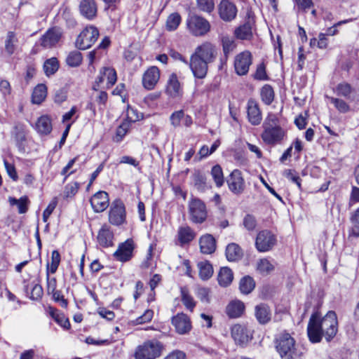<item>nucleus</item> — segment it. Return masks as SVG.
<instances>
[{
    "instance_id": "obj_34",
    "label": "nucleus",
    "mask_w": 359,
    "mask_h": 359,
    "mask_svg": "<svg viewBox=\"0 0 359 359\" xmlns=\"http://www.w3.org/2000/svg\"><path fill=\"white\" fill-rule=\"evenodd\" d=\"M47 96V87L45 84H38L33 90L32 102L34 104H39L43 102Z\"/></svg>"
},
{
    "instance_id": "obj_56",
    "label": "nucleus",
    "mask_w": 359,
    "mask_h": 359,
    "mask_svg": "<svg viewBox=\"0 0 359 359\" xmlns=\"http://www.w3.org/2000/svg\"><path fill=\"white\" fill-rule=\"evenodd\" d=\"M284 175L288 180L296 184L299 188H301V179L294 170H286L284 172Z\"/></svg>"
},
{
    "instance_id": "obj_57",
    "label": "nucleus",
    "mask_w": 359,
    "mask_h": 359,
    "mask_svg": "<svg viewBox=\"0 0 359 359\" xmlns=\"http://www.w3.org/2000/svg\"><path fill=\"white\" fill-rule=\"evenodd\" d=\"M4 164L8 175L13 180L17 181L18 175L16 172L15 165L8 163L6 159L4 160Z\"/></svg>"
},
{
    "instance_id": "obj_35",
    "label": "nucleus",
    "mask_w": 359,
    "mask_h": 359,
    "mask_svg": "<svg viewBox=\"0 0 359 359\" xmlns=\"http://www.w3.org/2000/svg\"><path fill=\"white\" fill-rule=\"evenodd\" d=\"M274 269V264L266 258L260 259L256 264L257 271L263 276L271 273Z\"/></svg>"
},
{
    "instance_id": "obj_63",
    "label": "nucleus",
    "mask_w": 359,
    "mask_h": 359,
    "mask_svg": "<svg viewBox=\"0 0 359 359\" xmlns=\"http://www.w3.org/2000/svg\"><path fill=\"white\" fill-rule=\"evenodd\" d=\"M43 294V288L41 285L35 284L31 291L30 298L33 300L40 299Z\"/></svg>"
},
{
    "instance_id": "obj_37",
    "label": "nucleus",
    "mask_w": 359,
    "mask_h": 359,
    "mask_svg": "<svg viewBox=\"0 0 359 359\" xmlns=\"http://www.w3.org/2000/svg\"><path fill=\"white\" fill-rule=\"evenodd\" d=\"M181 301L188 311H194L196 302L186 287L181 288Z\"/></svg>"
},
{
    "instance_id": "obj_49",
    "label": "nucleus",
    "mask_w": 359,
    "mask_h": 359,
    "mask_svg": "<svg viewBox=\"0 0 359 359\" xmlns=\"http://www.w3.org/2000/svg\"><path fill=\"white\" fill-rule=\"evenodd\" d=\"M211 175L217 187H220L224 184V175L220 165H216L211 170Z\"/></svg>"
},
{
    "instance_id": "obj_4",
    "label": "nucleus",
    "mask_w": 359,
    "mask_h": 359,
    "mask_svg": "<svg viewBox=\"0 0 359 359\" xmlns=\"http://www.w3.org/2000/svg\"><path fill=\"white\" fill-rule=\"evenodd\" d=\"M276 348L282 359H294L297 356L295 341L289 333L279 334Z\"/></svg>"
},
{
    "instance_id": "obj_13",
    "label": "nucleus",
    "mask_w": 359,
    "mask_h": 359,
    "mask_svg": "<svg viewBox=\"0 0 359 359\" xmlns=\"http://www.w3.org/2000/svg\"><path fill=\"white\" fill-rule=\"evenodd\" d=\"M135 248V243L133 239L128 238L118 245L113 255L114 258L119 262H128L133 257Z\"/></svg>"
},
{
    "instance_id": "obj_11",
    "label": "nucleus",
    "mask_w": 359,
    "mask_h": 359,
    "mask_svg": "<svg viewBox=\"0 0 359 359\" xmlns=\"http://www.w3.org/2000/svg\"><path fill=\"white\" fill-rule=\"evenodd\" d=\"M117 81V74L116 70L110 67H102L99 72L96 80L97 87L102 86L103 88H109L115 84Z\"/></svg>"
},
{
    "instance_id": "obj_1",
    "label": "nucleus",
    "mask_w": 359,
    "mask_h": 359,
    "mask_svg": "<svg viewBox=\"0 0 359 359\" xmlns=\"http://www.w3.org/2000/svg\"><path fill=\"white\" fill-rule=\"evenodd\" d=\"M338 330L337 315L334 311H329L322 318L318 314H313L309 321L307 333L312 343L320 342L323 336L330 341L336 335Z\"/></svg>"
},
{
    "instance_id": "obj_54",
    "label": "nucleus",
    "mask_w": 359,
    "mask_h": 359,
    "mask_svg": "<svg viewBox=\"0 0 359 359\" xmlns=\"http://www.w3.org/2000/svg\"><path fill=\"white\" fill-rule=\"evenodd\" d=\"M335 92L338 95L347 97L352 93V87L347 83H341L336 86Z\"/></svg>"
},
{
    "instance_id": "obj_46",
    "label": "nucleus",
    "mask_w": 359,
    "mask_h": 359,
    "mask_svg": "<svg viewBox=\"0 0 359 359\" xmlns=\"http://www.w3.org/2000/svg\"><path fill=\"white\" fill-rule=\"evenodd\" d=\"M328 46V39L326 34L320 33L318 38H313L310 40V46L312 48L317 47L320 49L326 48Z\"/></svg>"
},
{
    "instance_id": "obj_43",
    "label": "nucleus",
    "mask_w": 359,
    "mask_h": 359,
    "mask_svg": "<svg viewBox=\"0 0 359 359\" xmlns=\"http://www.w3.org/2000/svg\"><path fill=\"white\" fill-rule=\"evenodd\" d=\"M59 68V62L56 57H51L45 61L43 70L46 76L54 74Z\"/></svg>"
},
{
    "instance_id": "obj_17",
    "label": "nucleus",
    "mask_w": 359,
    "mask_h": 359,
    "mask_svg": "<svg viewBox=\"0 0 359 359\" xmlns=\"http://www.w3.org/2000/svg\"><path fill=\"white\" fill-rule=\"evenodd\" d=\"M227 184L231 192L241 194L245 187V180L239 170H233L227 178Z\"/></svg>"
},
{
    "instance_id": "obj_16",
    "label": "nucleus",
    "mask_w": 359,
    "mask_h": 359,
    "mask_svg": "<svg viewBox=\"0 0 359 359\" xmlns=\"http://www.w3.org/2000/svg\"><path fill=\"white\" fill-rule=\"evenodd\" d=\"M251 64V53L248 50L240 53L236 56L234 60V68L236 72L241 76L246 74L249 71Z\"/></svg>"
},
{
    "instance_id": "obj_5",
    "label": "nucleus",
    "mask_w": 359,
    "mask_h": 359,
    "mask_svg": "<svg viewBox=\"0 0 359 359\" xmlns=\"http://www.w3.org/2000/svg\"><path fill=\"white\" fill-rule=\"evenodd\" d=\"M186 24L189 32L196 36H203L210 29L209 22L204 18L196 14L189 15Z\"/></svg>"
},
{
    "instance_id": "obj_53",
    "label": "nucleus",
    "mask_w": 359,
    "mask_h": 359,
    "mask_svg": "<svg viewBox=\"0 0 359 359\" xmlns=\"http://www.w3.org/2000/svg\"><path fill=\"white\" fill-rule=\"evenodd\" d=\"M154 316V311L151 309H147L144 313L135 320L132 321L133 325H142L150 322Z\"/></svg>"
},
{
    "instance_id": "obj_9",
    "label": "nucleus",
    "mask_w": 359,
    "mask_h": 359,
    "mask_svg": "<svg viewBox=\"0 0 359 359\" xmlns=\"http://www.w3.org/2000/svg\"><path fill=\"white\" fill-rule=\"evenodd\" d=\"M193 55L210 64L217 59L218 50L213 43L206 41L197 46Z\"/></svg>"
},
{
    "instance_id": "obj_21",
    "label": "nucleus",
    "mask_w": 359,
    "mask_h": 359,
    "mask_svg": "<svg viewBox=\"0 0 359 359\" xmlns=\"http://www.w3.org/2000/svg\"><path fill=\"white\" fill-rule=\"evenodd\" d=\"M208 63L199 59L193 54L190 57L189 67L194 77L197 79H203L206 76Z\"/></svg>"
},
{
    "instance_id": "obj_32",
    "label": "nucleus",
    "mask_w": 359,
    "mask_h": 359,
    "mask_svg": "<svg viewBox=\"0 0 359 359\" xmlns=\"http://www.w3.org/2000/svg\"><path fill=\"white\" fill-rule=\"evenodd\" d=\"M233 280V273L229 267H222L217 275L218 283L222 287L229 286Z\"/></svg>"
},
{
    "instance_id": "obj_6",
    "label": "nucleus",
    "mask_w": 359,
    "mask_h": 359,
    "mask_svg": "<svg viewBox=\"0 0 359 359\" xmlns=\"http://www.w3.org/2000/svg\"><path fill=\"white\" fill-rule=\"evenodd\" d=\"M99 36L98 29L93 26L86 27L76 38V46L81 50L90 48L97 41Z\"/></svg>"
},
{
    "instance_id": "obj_20",
    "label": "nucleus",
    "mask_w": 359,
    "mask_h": 359,
    "mask_svg": "<svg viewBox=\"0 0 359 359\" xmlns=\"http://www.w3.org/2000/svg\"><path fill=\"white\" fill-rule=\"evenodd\" d=\"M237 8L229 0H222L218 5V13L220 18L225 22L233 20L237 15Z\"/></svg>"
},
{
    "instance_id": "obj_14",
    "label": "nucleus",
    "mask_w": 359,
    "mask_h": 359,
    "mask_svg": "<svg viewBox=\"0 0 359 359\" xmlns=\"http://www.w3.org/2000/svg\"><path fill=\"white\" fill-rule=\"evenodd\" d=\"M231 334L234 341L239 345L248 344L252 338L251 330L245 325L240 323L231 327Z\"/></svg>"
},
{
    "instance_id": "obj_44",
    "label": "nucleus",
    "mask_w": 359,
    "mask_h": 359,
    "mask_svg": "<svg viewBox=\"0 0 359 359\" xmlns=\"http://www.w3.org/2000/svg\"><path fill=\"white\" fill-rule=\"evenodd\" d=\"M329 100L339 113L346 114L351 111L350 105L344 100L332 97Z\"/></svg>"
},
{
    "instance_id": "obj_45",
    "label": "nucleus",
    "mask_w": 359,
    "mask_h": 359,
    "mask_svg": "<svg viewBox=\"0 0 359 359\" xmlns=\"http://www.w3.org/2000/svg\"><path fill=\"white\" fill-rule=\"evenodd\" d=\"M143 118V114L139 112L137 109L128 107L126 114V118L123 121L128 122L131 125L132 123H135Z\"/></svg>"
},
{
    "instance_id": "obj_52",
    "label": "nucleus",
    "mask_w": 359,
    "mask_h": 359,
    "mask_svg": "<svg viewBox=\"0 0 359 359\" xmlns=\"http://www.w3.org/2000/svg\"><path fill=\"white\" fill-rule=\"evenodd\" d=\"M130 128V124L128 123V122H126L125 121H123L121 124L116 129V133L115 135V141L116 142H120L123 140V138L125 137V135L128 132L129 129Z\"/></svg>"
},
{
    "instance_id": "obj_48",
    "label": "nucleus",
    "mask_w": 359,
    "mask_h": 359,
    "mask_svg": "<svg viewBox=\"0 0 359 359\" xmlns=\"http://www.w3.org/2000/svg\"><path fill=\"white\" fill-rule=\"evenodd\" d=\"M82 55L79 51H72L69 53L66 58L67 64L70 67H78L82 62Z\"/></svg>"
},
{
    "instance_id": "obj_64",
    "label": "nucleus",
    "mask_w": 359,
    "mask_h": 359,
    "mask_svg": "<svg viewBox=\"0 0 359 359\" xmlns=\"http://www.w3.org/2000/svg\"><path fill=\"white\" fill-rule=\"evenodd\" d=\"M254 77L257 80H266L267 74L266 73V67L263 63L259 64L256 69Z\"/></svg>"
},
{
    "instance_id": "obj_8",
    "label": "nucleus",
    "mask_w": 359,
    "mask_h": 359,
    "mask_svg": "<svg viewBox=\"0 0 359 359\" xmlns=\"http://www.w3.org/2000/svg\"><path fill=\"white\" fill-rule=\"evenodd\" d=\"M62 36L63 32L60 27H50L40 38V44L44 48H53L61 42Z\"/></svg>"
},
{
    "instance_id": "obj_36",
    "label": "nucleus",
    "mask_w": 359,
    "mask_h": 359,
    "mask_svg": "<svg viewBox=\"0 0 359 359\" xmlns=\"http://www.w3.org/2000/svg\"><path fill=\"white\" fill-rule=\"evenodd\" d=\"M243 255L241 248L236 243L229 244L226 248V257L230 262L239 259Z\"/></svg>"
},
{
    "instance_id": "obj_42",
    "label": "nucleus",
    "mask_w": 359,
    "mask_h": 359,
    "mask_svg": "<svg viewBox=\"0 0 359 359\" xmlns=\"http://www.w3.org/2000/svg\"><path fill=\"white\" fill-rule=\"evenodd\" d=\"M60 263V255L57 250H53L51 254L50 263L46 264V273H55Z\"/></svg>"
},
{
    "instance_id": "obj_28",
    "label": "nucleus",
    "mask_w": 359,
    "mask_h": 359,
    "mask_svg": "<svg viewBox=\"0 0 359 359\" xmlns=\"http://www.w3.org/2000/svg\"><path fill=\"white\" fill-rule=\"evenodd\" d=\"M196 237L195 231L189 226H182L177 233V242L180 245L189 244Z\"/></svg>"
},
{
    "instance_id": "obj_3",
    "label": "nucleus",
    "mask_w": 359,
    "mask_h": 359,
    "mask_svg": "<svg viewBox=\"0 0 359 359\" xmlns=\"http://www.w3.org/2000/svg\"><path fill=\"white\" fill-rule=\"evenodd\" d=\"M164 350L163 344L156 339L147 340L135 348V359H156Z\"/></svg>"
},
{
    "instance_id": "obj_7",
    "label": "nucleus",
    "mask_w": 359,
    "mask_h": 359,
    "mask_svg": "<svg viewBox=\"0 0 359 359\" xmlns=\"http://www.w3.org/2000/svg\"><path fill=\"white\" fill-rule=\"evenodd\" d=\"M190 220L194 224L203 223L208 217L205 203L198 198H191L188 205Z\"/></svg>"
},
{
    "instance_id": "obj_50",
    "label": "nucleus",
    "mask_w": 359,
    "mask_h": 359,
    "mask_svg": "<svg viewBox=\"0 0 359 359\" xmlns=\"http://www.w3.org/2000/svg\"><path fill=\"white\" fill-rule=\"evenodd\" d=\"M261 97L265 104H270L274 99L273 88L269 85L264 86L261 90Z\"/></svg>"
},
{
    "instance_id": "obj_2",
    "label": "nucleus",
    "mask_w": 359,
    "mask_h": 359,
    "mask_svg": "<svg viewBox=\"0 0 359 359\" xmlns=\"http://www.w3.org/2000/svg\"><path fill=\"white\" fill-rule=\"evenodd\" d=\"M262 127V140L269 145L280 143L287 133L285 121L279 114L269 113L264 121Z\"/></svg>"
},
{
    "instance_id": "obj_39",
    "label": "nucleus",
    "mask_w": 359,
    "mask_h": 359,
    "mask_svg": "<svg viewBox=\"0 0 359 359\" xmlns=\"http://www.w3.org/2000/svg\"><path fill=\"white\" fill-rule=\"evenodd\" d=\"M4 43L6 52L9 55L13 54L18 43L16 34L13 32H8L6 36Z\"/></svg>"
},
{
    "instance_id": "obj_51",
    "label": "nucleus",
    "mask_w": 359,
    "mask_h": 359,
    "mask_svg": "<svg viewBox=\"0 0 359 359\" xmlns=\"http://www.w3.org/2000/svg\"><path fill=\"white\" fill-rule=\"evenodd\" d=\"M199 11L205 13H211L215 8L214 0H196Z\"/></svg>"
},
{
    "instance_id": "obj_60",
    "label": "nucleus",
    "mask_w": 359,
    "mask_h": 359,
    "mask_svg": "<svg viewBox=\"0 0 359 359\" xmlns=\"http://www.w3.org/2000/svg\"><path fill=\"white\" fill-rule=\"evenodd\" d=\"M244 227L248 231L254 230L257 226V221L255 218L250 215H247L243 222Z\"/></svg>"
},
{
    "instance_id": "obj_47",
    "label": "nucleus",
    "mask_w": 359,
    "mask_h": 359,
    "mask_svg": "<svg viewBox=\"0 0 359 359\" xmlns=\"http://www.w3.org/2000/svg\"><path fill=\"white\" fill-rule=\"evenodd\" d=\"M8 201L11 205L18 206L19 213L23 214L26 212L28 203V198L27 196L21 197L20 199H15L10 197Z\"/></svg>"
},
{
    "instance_id": "obj_24",
    "label": "nucleus",
    "mask_w": 359,
    "mask_h": 359,
    "mask_svg": "<svg viewBox=\"0 0 359 359\" xmlns=\"http://www.w3.org/2000/svg\"><path fill=\"white\" fill-rule=\"evenodd\" d=\"M81 15L88 20H94L97 14V4L95 0H81L79 3Z\"/></svg>"
},
{
    "instance_id": "obj_41",
    "label": "nucleus",
    "mask_w": 359,
    "mask_h": 359,
    "mask_svg": "<svg viewBox=\"0 0 359 359\" xmlns=\"http://www.w3.org/2000/svg\"><path fill=\"white\" fill-rule=\"evenodd\" d=\"M181 22V16L177 13H172L167 18L165 29L168 32H172L177 29Z\"/></svg>"
},
{
    "instance_id": "obj_25",
    "label": "nucleus",
    "mask_w": 359,
    "mask_h": 359,
    "mask_svg": "<svg viewBox=\"0 0 359 359\" xmlns=\"http://www.w3.org/2000/svg\"><path fill=\"white\" fill-rule=\"evenodd\" d=\"M172 324L175 327L176 332L180 334L189 332L191 329V323L189 318L184 313H177L172 318Z\"/></svg>"
},
{
    "instance_id": "obj_38",
    "label": "nucleus",
    "mask_w": 359,
    "mask_h": 359,
    "mask_svg": "<svg viewBox=\"0 0 359 359\" xmlns=\"http://www.w3.org/2000/svg\"><path fill=\"white\" fill-rule=\"evenodd\" d=\"M198 273L200 278L203 280H208L213 274V268L211 264L208 261H202L198 263Z\"/></svg>"
},
{
    "instance_id": "obj_61",
    "label": "nucleus",
    "mask_w": 359,
    "mask_h": 359,
    "mask_svg": "<svg viewBox=\"0 0 359 359\" xmlns=\"http://www.w3.org/2000/svg\"><path fill=\"white\" fill-rule=\"evenodd\" d=\"M50 294L52 295L53 300L57 302L62 307L67 308L68 304L67 300L65 299L60 291L55 290L51 292Z\"/></svg>"
},
{
    "instance_id": "obj_12",
    "label": "nucleus",
    "mask_w": 359,
    "mask_h": 359,
    "mask_svg": "<svg viewBox=\"0 0 359 359\" xmlns=\"http://www.w3.org/2000/svg\"><path fill=\"white\" fill-rule=\"evenodd\" d=\"M126 210L124 204L121 201L112 203L109 212V222L114 226H120L126 222Z\"/></svg>"
},
{
    "instance_id": "obj_40",
    "label": "nucleus",
    "mask_w": 359,
    "mask_h": 359,
    "mask_svg": "<svg viewBox=\"0 0 359 359\" xmlns=\"http://www.w3.org/2000/svg\"><path fill=\"white\" fill-rule=\"evenodd\" d=\"M255 287V280L250 276H245L240 280L239 289L243 294H250L254 290Z\"/></svg>"
},
{
    "instance_id": "obj_31",
    "label": "nucleus",
    "mask_w": 359,
    "mask_h": 359,
    "mask_svg": "<svg viewBox=\"0 0 359 359\" xmlns=\"http://www.w3.org/2000/svg\"><path fill=\"white\" fill-rule=\"evenodd\" d=\"M255 315L261 324H266L269 323L271 318V312L269 307L264 304H260L255 306Z\"/></svg>"
},
{
    "instance_id": "obj_62",
    "label": "nucleus",
    "mask_w": 359,
    "mask_h": 359,
    "mask_svg": "<svg viewBox=\"0 0 359 359\" xmlns=\"http://www.w3.org/2000/svg\"><path fill=\"white\" fill-rule=\"evenodd\" d=\"M53 316L55 321L63 328L69 329L70 323L67 318H66L62 313H53Z\"/></svg>"
},
{
    "instance_id": "obj_23",
    "label": "nucleus",
    "mask_w": 359,
    "mask_h": 359,
    "mask_svg": "<svg viewBox=\"0 0 359 359\" xmlns=\"http://www.w3.org/2000/svg\"><path fill=\"white\" fill-rule=\"evenodd\" d=\"M109 198L108 194L104 191H100L95 194L90 198V204L96 212H102L109 206Z\"/></svg>"
},
{
    "instance_id": "obj_19",
    "label": "nucleus",
    "mask_w": 359,
    "mask_h": 359,
    "mask_svg": "<svg viewBox=\"0 0 359 359\" xmlns=\"http://www.w3.org/2000/svg\"><path fill=\"white\" fill-rule=\"evenodd\" d=\"M170 125L174 128L180 127L189 128L193 124L192 117L186 114L182 109L177 110L172 112L169 118Z\"/></svg>"
},
{
    "instance_id": "obj_15",
    "label": "nucleus",
    "mask_w": 359,
    "mask_h": 359,
    "mask_svg": "<svg viewBox=\"0 0 359 359\" xmlns=\"http://www.w3.org/2000/svg\"><path fill=\"white\" fill-rule=\"evenodd\" d=\"M161 77L160 69L156 66L148 67L142 74V84L148 90L154 89Z\"/></svg>"
},
{
    "instance_id": "obj_55",
    "label": "nucleus",
    "mask_w": 359,
    "mask_h": 359,
    "mask_svg": "<svg viewBox=\"0 0 359 359\" xmlns=\"http://www.w3.org/2000/svg\"><path fill=\"white\" fill-rule=\"evenodd\" d=\"M222 43L223 50L225 54L232 51L236 46L233 38L227 35L223 36L222 37Z\"/></svg>"
},
{
    "instance_id": "obj_26",
    "label": "nucleus",
    "mask_w": 359,
    "mask_h": 359,
    "mask_svg": "<svg viewBox=\"0 0 359 359\" xmlns=\"http://www.w3.org/2000/svg\"><path fill=\"white\" fill-rule=\"evenodd\" d=\"M165 92L172 98L180 97L182 95V88L175 74L170 75L167 82Z\"/></svg>"
},
{
    "instance_id": "obj_27",
    "label": "nucleus",
    "mask_w": 359,
    "mask_h": 359,
    "mask_svg": "<svg viewBox=\"0 0 359 359\" xmlns=\"http://www.w3.org/2000/svg\"><path fill=\"white\" fill-rule=\"evenodd\" d=\"M200 251L203 254L210 255L216 250V240L212 235L205 233L199 238Z\"/></svg>"
},
{
    "instance_id": "obj_30",
    "label": "nucleus",
    "mask_w": 359,
    "mask_h": 359,
    "mask_svg": "<svg viewBox=\"0 0 359 359\" xmlns=\"http://www.w3.org/2000/svg\"><path fill=\"white\" fill-rule=\"evenodd\" d=\"M247 109L249 121L252 125H259L262 121V114L257 103L255 100H249Z\"/></svg>"
},
{
    "instance_id": "obj_22",
    "label": "nucleus",
    "mask_w": 359,
    "mask_h": 359,
    "mask_svg": "<svg viewBox=\"0 0 359 359\" xmlns=\"http://www.w3.org/2000/svg\"><path fill=\"white\" fill-rule=\"evenodd\" d=\"M114 235L111 227L104 224L99 230L97 236V241L102 248L112 247L114 244Z\"/></svg>"
},
{
    "instance_id": "obj_18",
    "label": "nucleus",
    "mask_w": 359,
    "mask_h": 359,
    "mask_svg": "<svg viewBox=\"0 0 359 359\" xmlns=\"http://www.w3.org/2000/svg\"><path fill=\"white\" fill-rule=\"evenodd\" d=\"M255 24L254 15L251 11L247 13L246 22L235 30L236 36L241 40H250L252 37V27Z\"/></svg>"
},
{
    "instance_id": "obj_29",
    "label": "nucleus",
    "mask_w": 359,
    "mask_h": 359,
    "mask_svg": "<svg viewBox=\"0 0 359 359\" xmlns=\"http://www.w3.org/2000/svg\"><path fill=\"white\" fill-rule=\"evenodd\" d=\"M245 304L240 300L230 302L226 307V313L231 318H237L243 316L245 312Z\"/></svg>"
},
{
    "instance_id": "obj_33",
    "label": "nucleus",
    "mask_w": 359,
    "mask_h": 359,
    "mask_svg": "<svg viewBox=\"0 0 359 359\" xmlns=\"http://www.w3.org/2000/svg\"><path fill=\"white\" fill-rule=\"evenodd\" d=\"M35 128L41 134H48L52 130L50 118L47 115L40 116L35 124Z\"/></svg>"
},
{
    "instance_id": "obj_58",
    "label": "nucleus",
    "mask_w": 359,
    "mask_h": 359,
    "mask_svg": "<svg viewBox=\"0 0 359 359\" xmlns=\"http://www.w3.org/2000/svg\"><path fill=\"white\" fill-rule=\"evenodd\" d=\"M57 204V200L56 198L52 199V201L49 203L47 208L44 210L43 212V220L44 222H46L50 215L52 214L53 211L55 210V207Z\"/></svg>"
},
{
    "instance_id": "obj_59",
    "label": "nucleus",
    "mask_w": 359,
    "mask_h": 359,
    "mask_svg": "<svg viewBox=\"0 0 359 359\" xmlns=\"http://www.w3.org/2000/svg\"><path fill=\"white\" fill-rule=\"evenodd\" d=\"M79 184L77 182L68 184L65 189L64 194L66 198L74 196L78 191Z\"/></svg>"
},
{
    "instance_id": "obj_10",
    "label": "nucleus",
    "mask_w": 359,
    "mask_h": 359,
    "mask_svg": "<svg viewBox=\"0 0 359 359\" xmlns=\"http://www.w3.org/2000/svg\"><path fill=\"white\" fill-rule=\"evenodd\" d=\"M276 243V238L270 231L262 230L257 235L255 246L259 252H267L272 249Z\"/></svg>"
}]
</instances>
